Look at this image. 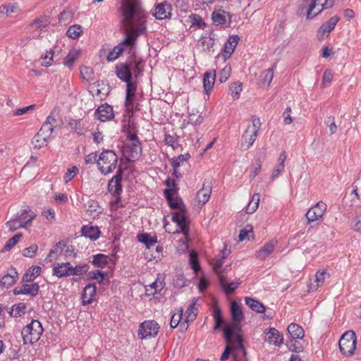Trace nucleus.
Listing matches in <instances>:
<instances>
[{
    "label": "nucleus",
    "mask_w": 361,
    "mask_h": 361,
    "mask_svg": "<svg viewBox=\"0 0 361 361\" xmlns=\"http://www.w3.org/2000/svg\"><path fill=\"white\" fill-rule=\"evenodd\" d=\"M121 10L124 33H131L136 37L143 35L147 29V16L140 2L138 0H123Z\"/></svg>",
    "instance_id": "f257e3e1"
},
{
    "label": "nucleus",
    "mask_w": 361,
    "mask_h": 361,
    "mask_svg": "<svg viewBox=\"0 0 361 361\" xmlns=\"http://www.w3.org/2000/svg\"><path fill=\"white\" fill-rule=\"evenodd\" d=\"M235 330L232 327H224V334L226 343L224 352L221 355V360H226L232 355L234 361H240V356L245 357V349L243 345L240 335H233Z\"/></svg>",
    "instance_id": "f03ea898"
},
{
    "label": "nucleus",
    "mask_w": 361,
    "mask_h": 361,
    "mask_svg": "<svg viewBox=\"0 0 361 361\" xmlns=\"http://www.w3.org/2000/svg\"><path fill=\"white\" fill-rule=\"evenodd\" d=\"M145 63L135 55L132 56L126 62L118 63L115 67L116 76L123 82H130L132 76L137 78L143 71Z\"/></svg>",
    "instance_id": "7ed1b4c3"
},
{
    "label": "nucleus",
    "mask_w": 361,
    "mask_h": 361,
    "mask_svg": "<svg viewBox=\"0 0 361 361\" xmlns=\"http://www.w3.org/2000/svg\"><path fill=\"white\" fill-rule=\"evenodd\" d=\"M171 208L176 209L172 214V220L176 223L180 231L185 235H188L189 231V225L187 218V212L185 207L180 199L173 198L171 202H168Z\"/></svg>",
    "instance_id": "20e7f679"
},
{
    "label": "nucleus",
    "mask_w": 361,
    "mask_h": 361,
    "mask_svg": "<svg viewBox=\"0 0 361 361\" xmlns=\"http://www.w3.org/2000/svg\"><path fill=\"white\" fill-rule=\"evenodd\" d=\"M261 126L262 123L259 118L252 116L251 118V124L247 126L243 135L240 143L241 149L246 150L253 145L257 137Z\"/></svg>",
    "instance_id": "39448f33"
},
{
    "label": "nucleus",
    "mask_w": 361,
    "mask_h": 361,
    "mask_svg": "<svg viewBox=\"0 0 361 361\" xmlns=\"http://www.w3.org/2000/svg\"><path fill=\"white\" fill-rule=\"evenodd\" d=\"M44 329L42 324L36 319H32L26 325L21 331V335L25 344L34 343L39 341Z\"/></svg>",
    "instance_id": "423d86ee"
},
{
    "label": "nucleus",
    "mask_w": 361,
    "mask_h": 361,
    "mask_svg": "<svg viewBox=\"0 0 361 361\" xmlns=\"http://www.w3.org/2000/svg\"><path fill=\"white\" fill-rule=\"evenodd\" d=\"M35 217V215L33 212L23 209L20 214L14 215L6 224L8 227L9 231L14 232L20 228H26L28 225H30Z\"/></svg>",
    "instance_id": "0eeeda50"
},
{
    "label": "nucleus",
    "mask_w": 361,
    "mask_h": 361,
    "mask_svg": "<svg viewBox=\"0 0 361 361\" xmlns=\"http://www.w3.org/2000/svg\"><path fill=\"white\" fill-rule=\"evenodd\" d=\"M142 152L140 142L137 134L133 130H129L127 135V143L123 151V158H136L139 157Z\"/></svg>",
    "instance_id": "6e6552de"
},
{
    "label": "nucleus",
    "mask_w": 361,
    "mask_h": 361,
    "mask_svg": "<svg viewBox=\"0 0 361 361\" xmlns=\"http://www.w3.org/2000/svg\"><path fill=\"white\" fill-rule=\"evenodd\" d=\"M138 37L133 35L131 33L125 34V39L118 45L114 47L107 54L106 59L108 61H114L119 58L123 53L126 47L132 49L136 42Z\"/></svg>",
    "instance_id": "1a4fd4ad"
},
{
    "label": "nucleus",
    "mask_w": 361,
    "mask_h": 361,
    "mask_svg": "<svg viewBox=\"0 0 361 361\" xmlns=\"http://www.w3.org/2000/svg\"><path fill=\"white\" fill-rule=\"evenodd\" d=\"M339 349L345 356H350L356 348V335L353 331H348L339 340Z\"/></svg>",
    "instance_id": "9d476101"
},
{
    "label": "nucleus",
    "mask_w": 361,
    "mask_h": 361,
    "mask_svg": "<svg viewBox=\"0 0 361 361\" xmlns=\"http://www.w3.org/2000/svg\"><path fill=\"white\" fill-rule=\"evenodd\" d=\"M231 312L233 322L226 324L224 327H232L235 330L233 335H240L241 326L240 322L243 319V314L240 307L235 301L231 302Z\"/></svg>",
    "instance_id": "9b49d317"
},
{
    "label": "nucleus",
    "mask_w": 361,
    "mask_h": 361,
    "mask_svg": "<svg viewBox=\"0 0 361 361\" xmlns=\"http://www.w3.org/2000/svg\"><path fill=\"white\" fill-rule=\"evenodd\" d=\"M335 0H314L307 12V18L312 19L319 15L323 10L331 8Z\"/></svg>",
    "instance_id": "f8f14e48"
},
{
    "label": "nucleus",
    "mask_w": 361,
    "mask_h": 361,
    "mask_svg": "<svg viewBox=\"0 0 361 361\" xmlns=\"http://www.w3.org/2000/svg\"><path fill=\"white\" fill-rule=\"evenodd\" d=\"M159 326L154 321H145L140 325L138 336L140 339L154 337L157 335Z\"/></svg>",
    "instance_id": "ddd939ff"
},
{
    "label": "nucleus",
    "mask_w": 361,
    "mask_h": 361,
    "mask_svg": "<svg viewBox=\"0 0 361 361\" xmlns=\"http://www.w3.org/2000/svg\"><path fill=\"white\" fill-rule=\"evenodd\" d=\"M51 133L49 132L47 126H42L38 133L32 139V145L34 149H39L47 145L49 140L51 137Z\"/></svg>",
    "instance_id": "4468645a"
},
{
    "label": "nucleus",
    "mask_w": 361,
    "mask_h": 361,
    "mask_svg": "<svg viewBox=\"0 0 361 361\" xmlns=\"http://www.w3.org/2000/svg\"><path fill=\"white\" fill-rule=\"evenodd\" d=\"M171 4L164 1L155 5L152 14L157 20H164L171 17Z\"/></svg>",
    "instance_id": "2eb2a0df"
},
{
    "label": "nucleus",
    "mask_w": 361,
    "mask_h": 361,
    "mask_svg": "<svg viewBox=\"0 0 361 361\" xmlns=\"http://www.w3.org/2000/svg\"><path fill=\"white\" fill-rule=\"evenodd\" d=\"M327 208L326 204L320 201L312 207L306 213L308 223L315 221L322 217Z\"/></svg>",
    "instance_id": "dca6fc26"
},
{
    "label": "nucleus",
    "mask_w": 361,
    "mask_h": 361,
    "mask_svg": "<svg viewBox=\"0 0 361 361\" xmlns=\"http://www.w3.org/2000/svg\"><path fill=\"white\" fill-rule=\"evenodd\" d=\"M340 18L338 16H334L328 21L323 23L317 31V38L319 40H323L327 37L330 32L335 28L339 21Z\"/></svg>",
    "instance_id": "f3484780"
},
{
    "label": "nucleus",
    "mask_w": 361,
    "mask_h": 361,
    "mask_svg": "<svg viewBox=\"0 0 361 361\" xmlns=\"http://www.w3.org/2000/svg\"><path fill=\"white\" fill-rule=\"evenodd\" d=\"M278 245L276 239L273 238L265 243L264 245L255 252V257L259 260H265L275 250Z\"/></svg>",
    "instance_id": "a211bd4d"
},
{
    "label": "nucleus",
    "mask_w": 361,
    "mask_h": 361,
    "mask_svg": "<svg viewBox=\"0 0 361 361\" xmlns=\"http://www.w3.org/2000/svg\"><path fill=\"white\" fill-rule=\"evenodd\" d=\"M122 163L120 164L121 165ZM123 170L121 166H119L116 174L109 181L108 183V191L116 196H120L122 192V178Z\"/></svg>",
    "instance_id": "6ab92c4d"
},
{
    "label": "nucleus",
    "mask_w": 361,
    "mask_h": 361,
    "mask_svg": "<svg viewBox=\"0 0 361 361\" xmlns=\"http://www.w3.org/2000/svg\"><path fill=\"white\" fill-rule=\"evenodd\" d=\"M97 119L102 122H106L114 118V114L113 107L109 104H102L95 111Z\"/></svg>",
    "instance_id": "aec40b11"
},
{
    "label": "nucleus",
    "mask_w": 361,
    "mask_h": 361,
    "mask_svg": "<svg viewBox=\"0 0 361 361\" xmlns=\"http://www.w3.org/2000/svg\"><path fill=\"white\" fill-rule=\"evenodd\" d=\"M212 188L211 181H204L202 188L197 193V200L200 206L204 205L209 201L211 196Z\"/></svg>",
    "instance_id": "412c9836"
},
{
    "label": "nucleus",
    "mask_w": 361,
    "mask_h": 361,
    "mask_svg": "<svg viewBox=\"0 0 361 361\" xmlns=\"http://www.w3.org/2000/svg\"><path fill=\"white\" fill-rule=\"evenodd\" d=\"M39 286L36 283H25L16 287L13 290L15 295L25 294L34 297L38 294Z\"/></svg>",
    "instance_id": "4be33fe9"
},
{
    "label": "nucleus",
    "mask_w": 361,
    "mask_h": 361,
    "mask_svg": "<svg viewBox=\"0 0 361 361\" xmlns=\"http://www.w3.org/2000/svg\"><path fill=\"white\" fill-rule=\"evenodd\" d=\"M239 39L238 35H232L228 37L227 42L224 44L222 52V56L225 61L231 57L238 44Z\"/></svg>",
    "instance_id": "5701e85b"
},
{
    "label": "nucleus",
    "mask_w": 361,
    "mask_h": 361,
    "mask_svg": "<svg viewBox=\"0 0 361 361\" xmlns=\"http://www.w3.org/2000/svg\"><path fill=\"white\" fill-rule=\"evenodd\" d=\"M213 23L216 25L228 26L231 22V17L228 12L219 9L212 13Z\"/></svg>",
    "instance_id": "b1692460"
},
{
    "label": "nucleus",
    "mask_w": 361,
    "mask_h": 361,
    "mask_svg": "<svg viewBox=\"0 0 361 361\" xmlns=\"http://www.w3.org/2000/svg\"><path fill=\"white\" fill-rule=\"evenodd\" d=\"M97 287L94 283L87 284L83 289L81 299L82 305H86L91 304L96 295Z\"/></svg>",
    "instance_id": "393cba45"
},
{
    "label": "nucleus",
    "mask_w": 361,
    "mask_h": 361,
    "mask_svg": "<svg viewBox=\"0 0 361 361\" xmlns=\"http://www.w3.org/2000/svg\"><path fill=\"white\" fill-rule=\"evenodd\" d=\"M265 340L270 344L276 346H280L283 343V335L274 328H269L266 332Z\"/></svg>",
    "instance_id": "a878e982"
},
{
    "label": "nucleus",
    "mask_w": 361,
    "mask_h": 361,
    "mask_svg": "<svg viewBox=\"0 0 361 361\" xmlns=\"http://www.w3.org/2000/svg\"><path fill=\"white\" fill-rule=\"evenodd\" d=\"M100 171L104 174H108L116 167L118 159H96Z\"/></svg>",
    "instance_id": "bb28decb"
},
{
    "label": "nucleus",
    "mask_w": 361,
    "mask_h": 361,
    "mask_svg": "<svg viewBox=\"0 0 361 361\" xmlns=\"http://www.w3.org/2000/svg\"><path fill=\"white\" fill-rule=\"evenodd\" d=\"M216 71L212 70L206 72L203 76V87L205 93L209 95V92L213 89L215 80H216Z\"/></svg>",
    "instance_id": "cd10ccee"
},
{
    "label": "nucleus",
    "mask_w": 361,
    "mask_h": 361,
    "mask_svg": "<svg viewBox=\"0 0 361 361\" xmlns=\"http://www.w3.org/2000/svg\"><path fill=\"white\" fill-rule=\"evenodd\" d=\"M276 67V64L274 63L273 66L269 69L262 71L259 75V84L263 86L269 87L274 78V72Z\"/></svg>",
    "instance_id": "c85d7f7f"
},
{
    "label": "nucleus",
    "mask_w": 361,
    "mask_h": 361,
    "mask_svg": "<svg viewBox=\"0 0 361 361\" xmlns=\"http://www.w3.org/2000/svg\"><path fill=\"white\" fill-rule=\"evenodd\" d=\"M136 90L137 85L135 82H130L126 83V94L125 100L126 107L130 108L133 106Z\"/></svg>",
    "instance_id": "c756f323"
},
{
    "label": "nucleus",
    "mask_w": 361,
    "mask_h": 361,
    "mask_svg": "<svg viewBox=\"0 0 361 361\" xmlns=\"http://www.w3.org/2000/svg\"><path fill=\"white\" fill-rule=\"evenodd\" d=\"M71 264L69 262L58 263L53 269V274L59 278L70 276Z\"/></svg>",
    "instance_id": "7c9ffc66"
},
{
    "label": "nucleus",
    "mask_w": 361,
    "mask_h": 361,
    "mask_svg": "<svg viewBox=\"0 0 361 361\" xmlns=\"http://www.w3.org/2000/svg\"><path fill=\"white\" fill-rule=\"evenodd\" d=\"M18 278V274L15 268H11L8 273L4 276L0 283L3 287L9 288L13 286Z\"/></svg>",
    "instance_id": "2f4dec72"
},
{
    "label": "nucleus",
    "mask_w": 361,
    "mask_h": 361,
    "mask_svg": "<svg viewBox=\"0 0 361 361\" xmlns=\"http://www.w3.org/2000/svg\"><path fill=\"white\" fill-rule=\"evenodd\" d=\"M287 330L290 335V339H302L305 336L303 329L295 323H291L289 324Z\"/></svg>",
    "instance_id": "473e14b6"
},
{
    "label": "nucleus",
    "mask_w": 361,
    "mask_h": 361,
    "mask_svg": "<svg viewBox=\"0 0 361 361\" xmlns=\"http://www.w3.org/2000/svg\"><path fill=\"white\" fill-rule=\"evenodd\" d=\"M215 39L209 35H205L198 40V47L202 49V51H210L214 45Z\"/></svg>",
    "instance_id": "72a5a7b5"
},
{
    "label": "nucleus",
    "mask_w": 361,
    "mask_h": 361,
    "mask_svg": "<svg viewBox=\"0 0 361 361\" xmlns=\"http://www.w3.org/2000/svg\"><path fill=\"white\" fill-rule=\"evenodd\" d=\"M80 55V49H73L70 50L69 53L64 59L63 64L66 66L71 68L73 66L75 62L79 59Z\"/></svg>",
    "instance_id": "f704fd0d"
},
{
    "label": "nucleus",
    "mask_w": 361,
    "mask_h": 361,
    "mask_svg": "<svg viewBox=\"0 0 361 361\" xmlns=\"http://www.w3.org/2000/svg\"><path fill=\"white\" fill-rule=\"evenodd\" d=\"M326 273L324 271H317L315 274L314 282H310L307 285L308 292H313L320 287L324 281Z\"/></svg>",
    "instance_id": "c9c22d12"
},
{
    "label": "nucleus",
    "mask_w": 361,
    "mask_h": 361,
    "mask_svg": "<svg viewBox=\"0 0 361 361\" xmlns=\"http://www.w3.org/2000/svg\"><path fill=\"white\" fill-rule=\"evenodd\" d=\"M81 233L82 235L95 240L99 238L100 232L97 226H83L81 228Z\"/></svg>",
    "instance_id": "e433bc0d"
},
{
    "label": "nucleus",
    "mask_w": 361,
    "mask_h": 361,
    "mask_svg": "<svg viewBox=\"0 0 361 361\" xmlns=\"http://www.w3.org/2000/svg\"><path fill=\"white\" fill-rule=\"evenodd\" d=\"M245 304L253 311L257 313H263L266 310L265 306L259 300L252 298L246 297L245 298Z\"/></svg>",
    "instance_id": "4c0bfd02"
},
{
    "label": "nucleus",
    "mask_w": 361,
    "mask_h": 361,
    "mask_svg": "<svg viewBox=\"0 0 361 361\" xmlns=\"http://www.w3.org/2000/svg\"><path fill=\"white\" fill-rule=\"evenodd\" d=\"M41 267L32 266L30 267L23 276V282H31L40 274Z\"/></svg>",
    "instance_id": "58836bf2"
},
{
    "label": "nucleus",
    "mask_w": 361,
    "mask_h": 361,
    "mask_svg": "<svg viewBox=\"0 0 361 361\" xmlns=\"http://www.w3.org/2000/svg\"><path fill=\"white\" fill-rule=\"evenodd\" d=\"M137 240L139 242L145 244L148 249L154 246L157 242V236H152L148 233H142L137 235Z\"/></svg>",
    "instance_id": "ea45409f"
},
{
    "label": "nucleus",
    "mask_w": 361,
    "mask_h": 361,
    "mask_svg": "<svg viewBox=\"0 0 361 361\" xmlns=\"http://www.w3.org/2000/svg\"><path fill=\"white\" fill-rule=\"evenodd\" d=\"M219 279L221 285L223 286L226 293L227 294L232 293L240 284V281L231 282L227 284L226 277L222 274H219Z\"/></svg>",
    "instance_id": "a19ab883"
},
{
    "label": "nucleus",
    "mask_w": 361,
    "mask_h": 361,
    "mask_svg": "<svg viewBox=\"0 0 361 361\" xmlns=\"http://www.w3.org/2000/svg\"><path fill=\"white\" fill-rule=\"evenodd\" d=\"M69 126L78 135H82L85 132V124L83 119H71L69 121Z\"/></svg>",
    "instance_id": "79ce46f5"
},
{
    "label": "nucleus",
    "mask_w": 361,
    "mask_h": 361,
    "mask_svg": "<svg viewBox=\"0 0 361 361\" xmlns=\"http://www.w3.org/2000/svg\"><path fill=\"white\" fill-rule=\"evenodd\" d=\"M197 300L195 298L193 299L192 302L190 305L188 309L185 311V320L186 323L189 322L194 321L197 314V309L195 307Z\"/></svg>",
    "instance_id": "37998d69"
},
{
    "label": "nucleus",
    "mask_w": 361,
    "mask_h": 361,
    "mask_svg": "<svg viewBox=\"0 0 361 361\" xmlns=\"http://www.w3.org/2000/svg\"><path fill=\"white\" fill-rule=\"evenodd\" d=\"M80 76L83 80L91 82L94 80V71L92 68L88 66H81L80 68Z\"/></svg>",
    "instance_id": "c03bdc74"
},
{
    "label": "nucleus",
    "mask_w": 361,
    "mask_h": 361,
    "mask_svg": "<svg viewBox=\"0 0 361 361\" xmlns=\"http://www.w3.org/2000/svg\"><path fill=\"white\" fill-rule=\"evenodd\" d=\"M243 90V85L240 82H234L231 83L229 91L233 100L239 99Z\"/></svg>",
    "instance_id": "a18cd8bd"
},
{
    "label": "nucleus",
    "mask_w": 361,
    "mask_h": 361,
    "mask_svg": "<svg viewBox=\"0 0 361 361\" xmlns=\"http://www.w3.org/2000/svg\"><path fill=\"white\" fill-rule=\"evenodd\" d=\"M82 27L80 25L75 24L68 27L66 35L73 39H76L82 34Z\"/></svg>",
    "instance_id": "49530a36"
},
{
    "label": "nucleus",
    "mask_w": 361,
    "mask_h": 361,
    "mask_svg": "<svg viewBox=\"0 0 361 361\" xmlns=\"http://www.w3.org/2000/svg\"><path fill=\"white\" fill-rule=\"evenodd\" d=\"M87 212L90 216L94 218L102 212V210L97 202L89 201L87 204Z\"/></svg>",
    "instance_id": "de8ad7c7"
},
{
    "label": "nucleus",
    "mask_w": 361,
    "mask_h": 361,
    "mask_svg": "<svg viewBox=\"0 0 361 361\" xmlns=\"http://www.w3.org/2000/svg\"><path fill=\"white\" fill-rule=\"evenodd\" d=\"M26 305L24 303L20 302L13 305L10 314L13 317H18L25 313Z\"/></svg>",
    "instance_id": "09e8293b"
},
{
    "label": "nucleus",
    "mask_w": 361,
    "mask_h": 361,
    "mask_svg": "<svg viewBox=\"0 0 361 361\" xmlns=\"http://www.w3.org/2000/svg\"><path fill=\"white\" fill-rule=\"evenodd\" d=\"M92 264L96 267L104 268L108 264V257L102 254L96 255L93 257Z\"/></svg>",
    "instance_id": "8fccbe9b"
},
{
    "label": "nucleus",
    "mask_w": 361,
    "mask_h": 361,
    "mask_svg": "<svg viewBox=\"0 0 361 361\" xmlns=\"http://www.w3.org/2000/svg\"><path fill=\"white\" fill-rule=\"evenodd\" d=\"M49 19L47 16H40L35 19L31 24L30 26L35 27L36 29L42 30L47 27L49 24Z\"/></svg>",
    "instance_id": "3c124183"
},
{
    "label": "nucleus",
    "mask_w": 361,
    "mask_h": 361,
    "mask_svg": "<svg viewBox=\"0 0 361 361\" xmlns=\"http://www.w3.org/2000/svg\"><path fill=\"white\" fill-rule=\"evenodd\" d=\"M22 236V233H18L10 238L5 244L1 252H5L11 250L18 243Z\"/></svg>",
    "instance_id": "603ef678"
},
{
    "label": "nucleus",
    "mask_w": 361,
    "mask_h": 361,
    "mask_svg": "<svg viewBox=\"0 0 361 361\" xmlns=\"http://www.w3.org/2000/svg\"><path fill=\"white\" fill-rule=\"evenodd\" d=\"M164 142L166 145L171 147L173 149H178L179 147L178 137L176 135L166 134Z\"/></svg>",
    "instance_id": "864d4df0"
},
{
    "label": "nucleus",
    "mask_w": 361,
    "mask_h": 361,
    "mask_svg": "<svg viewBox=\"0 0 361 361\" xmlns=\"http://www.w3.org/2000/svg\"><path fill=\"white\" fill-rule=\"evenodd\" d=\"M190 20L192 27L202 28L205 26V23L204 22L202 17L197 14H192L190 16Z\"/></svg>",
    "instance_id": "5fc2aeb1"
},
{
    "label": "nucleus",
    "mask_w": 361,
    "mask_h": 361,
    "mask_svg": "<svg viewBox=\"0 0 361 361\" xmlns=\"http://www.w3.org/2000/svg\"><path fill=\"white\" fill-rule=\"evenodd\" d=\"M163 288L162 283L154 281L149 288H146V292L148 295H155Z\"/></svg>",
    "instance_id": "6e6d98bb"
},
{
    "label": "nucleus",
    "mask_w": 361,
    "mask_h": 361,
    "mask_svg": "<svg viewBox=\"0 0 361 361\" xmlns=\"http://www.w3.org/2000/svg\"><path fill=\"white\" fill-rule=\"evenodd\" d=\"M231 67L229 65H226L219 73V80L221 83L225 82L231 75Z\"/></svg>",
    "instance_id": "4d7b16f0"
},
{
    "label": "nucleus",
    "mask_w": 361,
    "mask_h": 361,
    "mask_svg": "<svg viewBox=\"0 0 361 361\" xmlns=\"http://www.w3.org/2000/svg\"><path fill=\"white\" fill-rule=\"evenodd\" d=\"M57 121L53 114H50L42 126H47L49 132L52 133Z\"/></svg>",
    "instance_id": "13d9d810"
},
{
    "label": "nucleus",
    "mask_w": 361,
    "mask_h": 361,
    "mask_svg": "<svg viewBox=\"0 0 361 361\" xmlns=\"http://www.w3.org/2000/svg\"><path fill=\"white\" fill-rule=\"evenodd\" d=\"M189 261L192 269L194 270L195 272H197L200 269V266L198 262L197 252H190Z\"/></svg>",
    "instance_id": "bf43d9fd"
},
{
    "label": "nucleus",
    "mask_w": 361,
    "mask_h": 361,
    "mask_svg": "<svg viewBox=\"0 0 361 361\" xmlns=\"http://www.w3.org/2000/svg\"><path fill=\"white\" fill-rule=\"evenodd\" d=\"M87 271V265H78L75 267H73L71 265V272L72 273L71 276H81L84 273Z\"/></svg>",
    "instance_id": "052dcab7"
},
{
    "label": "nucleus",
    "mask_w": 361,
    "mask_h": 361,
    "mask_svg": "<svg viewBox=\"0 0 361 361\" xmlns=\"http://www.w3.org/2000/svg\"><path fill=\"white\" fill-rule=\"evenodd\" d=\"M213 317L215 320L214 329H217L223 323L221 312L218 307H215L213 311Z\"/></svg>",
    "instance_id": "680f3d73"
},
{
    "label": "nucleus",
    "mask_w": 361,
    "mask_h": 361,
    "mask_svg": "<svg viewBox=\"0 0 361 361\" xmlns=\"http://www.w3.org/2000/svg\"><path fill=\"white\" fill-rule=\"evenodd\" d=\"M54 52L52 50L47 51L44 56H42V65L45 67H49L53 63Z\"/></svg>",
    "instance_id": "e2e57ef3"
},
{
    "label": "nucleus",
    "mask_w": 361,
    "mask_h": 361,
    "mask_svg": "<svg viewBox=\"0 0 361 361\" xmlns=\"http://www.w3.org/2000/svg\"><path fill=\"white\" fill-rule=\"evenodd\" d=\"M37 250L38 246L36 244L32 245L31 246L23 249V255L30 258L34 257L36 255Z\"/></svg>",
    "instance_id": "0e129e2a"
},
{
    "label": "nucleus",
    "mask_w": 361,
    "mask_h": 361,
    "mask_svg": "<svg viewBox=\"0 0 361 361\" xmlns=\"http://www.w3.org/2000/svg\"><path fill=\"white\" fill-rule=\"evenodd\" d=\"M288 349L290 351L295 352V353H300V352L302 351V349H303L302 345L300 344V343L299 341H297V339L296 340L290 339V341L288 343Z\"/></svg>",
    "instance_id": "69168bd1"
},
{
    "label": "nucleus",
    "mask_w": 361,
    "mask_h": 361,
    "mask_svg": "<svg viewBox=\"0 0 361 361\" xmlns=\"http://www.w3.org/2000/svg\"><path fill=\"white\" fill-rule=\"evenodd\" d=\"M78 172V169L76 166H72L71 168L68 169L67 172L64 175V181L66 183L69 182L72 178H73L75 175Z\"/></svg>",
    "instance_id": "338daca9"
},
{
    "label": "nucleus",
    "mask_w": 361,
    "mask_h": 361,
    "mask_svg": "<svg viewBox=\"0 0 361 361\" xmlns=\"http://www.w3.org/2000/svg\"><path fill=\"white\" fill-rule=\"evenodd\" d=\"M334 74L331 70L326 69L325 70L322 79V86L325 87L326 85L330 84L333 80Z\"/></svg>",
    "instance_id": "774afa93"
}]
</instances>
